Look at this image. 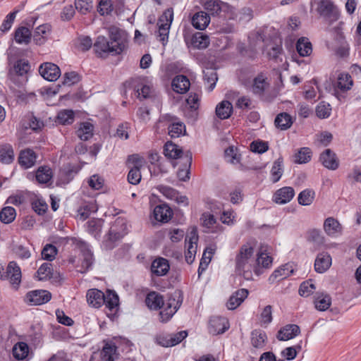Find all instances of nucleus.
Here are the masks:
<instances>
[{"label":"nucleus","mask_w":361,"mask_h":361,"mask_svg":"<svg viewBox=\"0 0 361 361\" xmlns=\"http://www.w3.org/2000/svg\"><path fill=\"white\" fill-rule=\"evenodd\" d=\"M107 32L109 39L99 35L93 44L96 54L101 58L119 55L126 47V36L123 30L116 26H110L107 28Z\"/></svg>","instance_id":"1"},{"label":"nucleus","mask_w":361,"mask_h":361,"mask_svg":"<svg viewBox=\"0 0 361 361\" xmlns=\"http://www.w3.org/2000/svg\"><path fill=\"white\" fill-rule=\"evenodd\" d=\"M249 45L252 51L263 48L269 58L276 59L282 51L281 39L276 32L268 26L251 32L248 35Z\"/></svg>","instance_id":"2"},{"label":"nucleus","mask_w":361,"mask_h":361,"mask_svg":"<svg viewBox=\"0 0 361 361\" xmlns=\"http://www.w3.org/2000/svg\"><path fill=\"white\" fill-rule=\"evenodd\" d=\"M254 248L250 244L243 245L235 257V273L246 281L252 280L253 273L257 276L262 274V268L255 266Z\"/></svg>","instance_id":"3"},{"label":"nucleus","mask_w":361,"mask_h":361,"mask_svg":"<svg viewBox=\"0 0 361 361\" xmlns=\"http://www.w3.org/2000/svg\"><path fill=\"white\" fill-rule=\"evenodd\" d=\"M87 302L92 307L99 308L105 305L110 311L116 310L119 305V298L115 291L107 290L104 294L102 290L92 288L86 294Z\"/></svg>","instance_id":"4"},{"label":"nucleus","mask_w":361,"mask_h":361,"mask_svg":"<svg viewBox=\"0 0 361 361\" xmlns=\"http://www.w3.org/2000/svg\"><path fill=\"white\" fill-rule=\"evenodd\" d=\"M30 68L31 66L27 60L18 59L14 63L13 68L9 71L8 78L16 86L23 87L28 80Z\"/></svg>","instance_id":"5"},{"label":"nucleus","mask_w":361,"mask_h":361,"mask_svg":"<svg viewBox=\"0 0 361 361\" xmlns=\"http://www.w3.org/2000/svg\"><path fill=\"white\" fill-rule=\"evenodd\" d=\"M72 244L78 249L81 253V265L78 270L82 274L87 273L92 269L94 262L93 252L90 244L85 240L78 238H72Z\"/></svg>","instance_id":"6"},{"label":"nucleus","mask_w":361,"mask_h":361,"mask_svg":"<svg viewBox=\"0 0 361 361\" xmlns=\"http://www.w3.org/2000/svg\"><path fill=\"white\" fill-rule=\"evenodd\" d=\"M183 295L181 290H176L170 295L167 302L163 306L164 308L159 312L161 322H167L178 311L183 303Z\"/></svg>","instance_id":"7"},{"label":"nucleus","mask_w":361,"mask_h":361,"mask_svg":"<svg viewBox=\"0 0 361 361\" xmlns=\"http://www.w3.org/2000/svg\"><path fill=\"white\" fill-rule=\"evenodd\" d=\"M21 269L16 262H10L6 269L0 263V279L8 280L15 290L18 289L21 282Z\"/></svg>","instance_id":"8"},{"label":"nucleus","mask_w":361,"mask_h":361,"mask_svg":"<svg viewBox=\"0 0 361 361\" xmlns=\"http://www.w3.org/2000/svg\"><path fill=\"white\" fill-rule=\"evenodd\" d=\"M173 19V10L172 8H169L164 11L158 20V37H159V40L164 46L166 45L168 42L169 30Z\"/></svg>","instance_id":"9"},{"label":"nucleus","mask_w":361,"mask_h":361,"mask_svg":"<svg viewBox=\"0 0 361 361\" xmlns=\"http://www.w3.org/2000/svg\"><path fill=\"white\" fill-rule=\"evenodd\" d=\"M317 11L320 16L330 23L338 19V9L331 0H321L318 3Z\"/></svg>","instance_id":"10"},{"label":"nucleus","mask_w":361,"mask_h":361,"mask_svg":"<svg viewBox=\"0 0 361 361\" xmlns=\"http://www.w3.org/2000/svg\"><path fill=\"white\" fill-rule=\"evenodd\" d=\"M128 233L126 220L124 218L118 217L111 226L109 231V239L111 241H116L121 239Z\"/></svg>","instance_id":"11"},{"label":"nucleus","mask_w":361,"mask_h":361,"mask_svg":"<svg viewBox=\"0 0 361 361\" xmlns=\"http://www.w3.org/2000/svg\"><path fill=\"white\" fill-rule=\"evenodd\" d=\"M25 298L30 305H40L48 302L51 298V294L46 290H35L27 293Z\"/></svg>","instance_id":"12"},{"label":"nucleus","mask_w":361,"mask_h":361,"mask_svg":"<svg viewBox=\"0 0 361 361\" xmlns=\"http://www.w3.org/2000/svg\"><path fill=\"white\" fill-rule=\"evenodd\" d=\"M41 76L48 81H56L61 75L59 67L53 63H44L39 68Z\"/></svg>","instance_id":"13"},{"label":"nucleus","mask_w":361,"mask_h":361,"mask_svg":"<svg viewBox=\"0 0 361 361\" xmlns=\"http://www.w3.org/2000/svg\"><path fill=\"white\" fill-rule=\"evenodd\" d=\"M319 161L329 170L335 171L339 167L337 155L330 149H326L320 154Z\"/></svg>","instance_id":"14"},{"label":"nucleus","mask_w":361,"mask_h":361,"mask_svg":"<svg viewBox=\"0 0 361 361\" xmlns=\"http://www.w3.org/2000/svg\"><path fill=\"white\" fill-rule=\"evenodd\" d=\"M197 240L198 237L195 233L192 234L188 239L185 238L186 250L185 252V258L188 264H192L195 259Z\"/></svg>","instance_id":"15"},{"label":"nucleus","mask_w":361,"mask_h":361,"mask_svg":"<svg viewBox=\"0 0 361 361\" xmlns=\"http://www.w3.org/2000/svg\"><path fill=\"white\" fill-rule=\"evenodd\" d=\"M203 227L207 229V232L218 233L221 231L222 226L217 223L214 216L209 212H204L200 217Z\"/></svg>","instance_id":"16"},{"label":"nucleus","mask_w":361,"mask_h":361,"mask_svg":"<svg viewBox=\"0 0 361 361\" xmlns=\"http://www.w3.org/2000/svg\"><path fill=\"white\" fill-rule=\"evenodd\" d=\"M295 195V190L292 187H283L274 193L273 201L276 204H284L289 202Z\"/></svg>","instance_id":"17"},{"label":"nucleus","mask_w":361,"mask_h":361,"mask_svg":"<svg viewBox=\"0 0 361 361\" xmlns=\"http://www.w3.org/2000/svg\"><path fill=\"white\" fill-rule=\"evenodd\" d=\"M153 215L157 221L166 223L171 219L173 211L166 204H161L154 207Z\"/></svg>","instance_id":"18"},{"label":"nucleus","mask_w":361,"mask_h":361,"mask_svg":"<svg viewBox=\"0 0 361 361\" xmlns=\"http://www.w3.org/2000/svg\"><path fill=\"white\" fill-rule=\"evenodd\" d=\"M331 255L326 252H322L317 255L314 261V269L317 273H324L331 265Z\"/></svg>","instance_id":"19"},{"label":"nucleus","mask_w":361,"mask_h":361,"mask_svg":"<svg viewBox=\"0 0 361 361\" xmlns=\"http://www.w3.org/2000/svg\"><path fill=\"white\" fill-rule=\"evenodd\" d=\"M249 292L245 288H240L234 292L229 298L226 307L228 310H233L239 307L247 297Z\"/></svg>","instance_id":"20"},{"label":"nucleus","mask_w":361,"mask_h":361,"mask_svg":"<svg viewBox=\"0 0 361 361\" xmlns=\"http://www.w3.org/2000/svg\"><path fill=\"white\" fill-rule=\"evenodd\" d=\"M119 354L117 352V346L113 341H104V345L101 352V357L104 361H115Z\"/></svg>","instance_id":"21"},{"label":"nucleus","mask_w":361,"mask_h":361,"mask_svg":"<svg viewBox=\"0 0 361 361\" xmlns=\"http://www.w3.org/2000/svg\"><path fill=\"white\" fill-rule=\"evenodd\" d=\"M324 230L330 237H336L341 234L342 226L334 217H328L324 222Z\"/></svg>","instance_id":"22"},{"label":"nucleus","mask_w":361,"mask_h":361,"mask_svg":"<svg viewBox=\"0 0 361 361\" xmlns=\"http://www.w3.org/2000/svg\"><path fill=\"white\" fill-rule=\"evenodd\" d=\"M169 261L163 257L155 259L151 266V271L157 276H165L169 271Z\"/></svg>","instance_id":"23"},{"label":"nucleus","mask_w":361,"mask_h":361,"mask_svg":"<svg viewBox=\"0 0 361 361\" xmlns=\"http://www.w3.org/2000/svg\"><path fill=\"white\" fill-rule=\"evenodd\" d=\"M300 333V327L296 324H287L281 328L277 335L279 341H288L297 336Z\"/></svg>","instance_id":"24"},{"label":"nucleus","mask_w":361,"mask_h":361,"mask_svg":"<svg viewBox=\"0 0 361 361\" xmlns=\"http://www.w3.org/2000/svg\"><path fill=\"white\" fill-rule=\"evenodd\" d=\"M209 326L214 334H221L229 329L227 319L222 317H214L209 320Z\"/></svg>","instance_id":"25"},{"label":"nucleus","mask_w":361,"mask_h":361,"mask_svg":"<svg viewBox=\"0 0 361 361\" xmlns=\"http://www.w3.org/2000/svg\"><path fill=\"white\" fill-rule=\"evenodd\" d=\"M171 85L173 91L179 94H184L190 89V82L185 75H178L173 79Z\"/></svg>","instance_id":"26"},{"label":"nucleus","mask_w":361,"mask_h":361,"mask_svg":"<svg viewBox=\"0 0 361 361\" xmlns=\"http://www.w3.org/2000/svg\"><path fill=\"white\" fill-rule=\"evenodd\" d=\"M30 176L35 178L37 183L40 184L47 183L51 180L53 176L52 170L49 166H39L35 171V174L30 173Z\"/></svg>","instance_id":"27"},{"label":"nucleus","mask_w":361,"mask_h":361,"mask_svg":"<svg viewBox=\"0 0 361 361\" xmlns=\"http://www.w3.org/2000/svg\"><path fill=\"white\" fill-rule=\"evenodd\" d=\"M145 304L152 310H157L164 305L162 295L155 291L149 292L145 298Z\"/></svg>","instance_id":"28"},{"label":"nucleus","mask_w":361,"mask_h":361,"mask_svg":"<svg viewBox=\"0 0 361 361\" xmlns=\"http://www.w3.org/2000/svg\"><path fill=\"white\" fill-rule=\"evenodd\" d=\"M36 155L32 149H27L20 152L18 162L25 169L32 167L36 161Z\"/></svg>","instance_id":"29"},{"label":"nucleus","mask_w":361,"mask_h":361,"mask_svg":"<svg viewBox=\"0 0 361 361\" xmlns=\"http://www.w3.org/2000/svg\"><path fill=\"white\" fill-rule=\"evenodd\" d=\"M15 154L13 146L8 143L0 144V162L4 164L13 163Z\"/></svg>","instance_id":"30"},{"label":"nucleus","mask_w":361,"mask_h":361,"mask_svg":"<svg viewBox=\"0 0 361 361\" xmlns=\"http://www.w3.org/2000/svg\"><path fill=\"white\" fill-rule=\"evenodd\" d=\"M293 273V268L290 264H285L276 269L269 276V280L274 281L275 280L281 281L286 279Z\"/></svg>","instance_id":"31"},{"label":"nucleus","mask_w":361,"mask_h":361,"mask_svg":"<svg viewBox=\"0 0 361 361\" xmlns=\"http://www.w3.org/2000/svg\"><path fill=\"white\" fill-rule=\"evenodd\" d=\"M191 22L195 28L202 30L209 25L210 18L206 12L199 11L194 14Z\"/></svg>","instance_id":"32"},{"label":"nucleus","mask_w":361,"mask_h":361,"mask_svg":"<svg viewBox=\"0 0 361 361\" xmlns=\"http://www.w3.org/2000/svg\"><path fill=\"white\" fill-rule=\"evenodd\" d=\"M50 31L51 26L49 24H42L37 27L32 35L35 43L38 45L44 44Z\"/></svg>","instance_id":"33"},{"label":"nucleus","mask_w":361,"mask_h":361,"mask_svg":"<svg viewBox=\"0 0 361 361\" xmlns=\"http://www.w3.org/2000/svg\"><path fill=\"white\" fill-rule=\"evenodd\" d=\"M31 38V31L26 27H19L14 32V39L18 44H28Z\"/></svg>","instance_id":"34"},{"label":"nucleus","mask_w":361,"mask_h":361,"mask_svg":"<svg viewBox=\"0 0 361 361\" xmlns=\"http://www.w3.org/2000/svg\"><path fill=\"white\" fill-rule=\"evenodd\" d=\"M353 85V80L350 74L341 73L338 75L336 88L342 92H346L350 90Z\"/></svg>","instance_id":"35"},{"label":"nucleus","mask_w":361,"mask_h":361,"mask_svg":"<svg viewBox=\"0 0 361 361\" xmlns=\"http://www.w3.org/2000/svg\"><path fill=\"white\" fill-rule=\"evenodd\" d=\"M124 86L126 88L127 87L132 86L140 99H146L149 96V86L147 85H144L141 82H137V80H133L132 82H126L124 83Z\"/></svg>","instance_id":"36"},{"label":"nucleus","mask_w":361,"mask_h":361,"mask_svg":"<svg viewBox=\"0 0 361 361\" xmlns=\"http://www.w3.org/2000/svg\"><path fill=\"white\" fill-rule=\"evenodd\" d=\"M215 111L216 116L221 120L227 119L233 111L232 104L227 100H224L216 106Z\"/></svg>","instance_id":"37"},{"label":"nucleus","mask_w":361,"mask_h":361,"mask_svg":"<svg viewBox=\"0 0 361 361\" xmlns=\"http://www.w3.org/2000/svg\"><path fill=\"white\" fill-rule=\"evenodd\" d=\"M293 123L292 117L286 112L279 114L274 120L275 126L281 130H286L290 128Z\"/></svg>","instance_id":"38"},{"label":"nucleus","mask_w":361,"mask_h":361,"mask_svg":"<svg viewBox=\"0 0 361 361\" xmlns=\"http://www.w3.org/2000/svg\"><path fill=\"white\" fill-rule=\"evenodd\" d=\"M203 80L208 92H212L216 87L218 80L216 72L212 68H207L203 71Z\"/></svg>","instance_id":"39"},{"label":"nucleus","mask_w":361,"mask_h":361,"mask_svg":"<svg viewBox=\"0 0 361 361\" xmlns=\"http://www.w3.org/2000/svg\"><path fill=\"white\" fill-rule=\"evenodd\" d=\"M97 210V206L94 202H85L77 210V215L78 218L82 220H86L92 213L96 212Z\"/></svg>","instance_id":"40"},{"label":"nucleus","mask_w":361,"mask_h":361,"mask_svg":"<svg viewBox=\"0 0 361 361\" xmlns=\"http://www.w3.org/2000/svg\"><path fill=\"white\" fill-rule=\"evenodd\" d=\"M268 86L267 78L263 74H259L253 80L252 91L255 94L262 95Z\"/></svg>","instance_id":"41"},{"label":"nucleus","mask_w":361,"mask_h":361,"mask_svg":"<svg viewBox=\"0 0 361 361\" xmlns=\"http://www.w3.org/2000/svg\"><path fill=\"white\" fill-rule=\"evenodd\" d=\"M74 120L75 113L72 109H63L58 112L56 122L61 125H70Z\"/></svg>","instance_id":"42"},{"label":"nucleus","mask_w":361,"mask_h":361,"mask_svg":"<svg viewBox=\"0 0 361 361\" xmlns=\"http://www.w3.org/2000/svg\"><path fill=\"white\" fill-rule=\"evenodd\" d=\"M296 49L300 56H307L312 52L311 42L306 37L300 38L296 44Z\"/></svg>","instance_id":"43"},{"label":"nucleus","mask_w":361,"mask_h":361,"mask_svg":"<svg viewBox=\"0 0 361 361\" xmlns=\"http://www.w3.org/2000/svg\"><path fill=\"white\" fill-rule=\"evenodd\" d=\"M93 130V125L86 121L81 123L79 128L76 131V134L80 140L86 141L92 137Z\"/></svg>","instance_id":"44"},{"label":"nucleus","mask_w":361,"mask_h":361,"mask_svg":"<svg viewBox=\"0 0 361 361\" xmlns=\"http://www.w3.org/2000/svg\"><path fill=\"white\" fill-rule=\"evenodd\" d=\"M186 164L184 169H178L177 176L181 181H187L190 179V166L192 164V153L190 151L185 153Z\"/></svg>","instance_id":"45"},{"label":"nucleus","mask_w":361,"mask_h":361,"mask_svg":"<svg viewBox=\"0 0 361 361\" xmlns=\"http://www.w3.org/2000/svg\"><path fill=\"white\" fill-rule=\"evenodd\" d=\"M29 353V347L25 342H18L14 345L12 354L15 359L22 360L27 357Z\"/></svg>","instance_id":"46"},{"label":"nucleus","mask_w":361,"mask_h":361,"mask_svg":"<svg viewBox=\"0 0 361 361\" xmlns=\"http://www.w3.org/2000/svg\"><path fill=\"white\" fill-rule=\"evenodd\" d=\"M168 130L170 137L176 138L185 133V126L183 122L174 121L169 126Z\"/></svg>","instance_id":"47"},{"label":"nucleus","mask_w":361,"mask_h":361,"mask_svg":"<svg viewBox=\"0 0 361 361\" xmlns=\"http://www.w3.org/2000/svg\"><path fill=\"white\" fill-rule=\"evenodd\" d=\"M283 161L281 158L277 159L271 169V179L273 183L278 182L283 173Z\"/></svg>","instance_id":"48"},{"label":"nucleus","mask_w":361,"mask_h":361,"mask_svg":"<svg viewBox=\"0 0 361 361\" xmlns=\"http://www.w3.org/2000/svg\"><path fill=\"white\" fill-rule=\"evenodd\" d=\"M331 304V298L328 294H319L314 300V305L317 310L319 311L326 310Z\"/></svg>","instance_id":"49"},{"label":"nucleus","mask_w":361,"mask_h":361,"mask_svg":"<svg viewBox=\"0 0 361 361\" xmlns=\"http://www.w3.org/2000/svg\"><path fill=\"white\" fill-rule=\"evenodd\" d=\"M16 216V209L12 207H4L0 212V220L5 224L13 222Z\"/></svg>","instance_id":"50"},{"label":"nucleus","mask_w":361,"mask_h":361,"mask_svg":"<svg viewBox=\"0 0 361 361\" xmlns=\"http://www.w3.org/2000/svg\"><path fill=\"white\" fill-rule=\"evenodd\" d=\"M272 262V257L264 252H259L255 258V266H259L262 268V274L264 269H269L271 267Z\"/></svg>","instance_id":"51"},{"label":"nucleus","mask_w":361,"mask_h":361,"mask_svg":"<svg viewBox=\"0 0 361 361\" xmlns=\"http://www.w3.org/2000/svg\"><path fill=\"white\" fill-rule=\"evenodd\" d=\"M267 335L264 331L261 330H254L252 332L251 342L253 347L262 348L265 343Z\"/></svg>","instance_id":"52"},{"label":"nucleus","mask_w":361,"mask_h":361,"mask_svg":"<svg viewBox=\"0 0 361 361\" xmlns=\"http://www.w3.org/2000/svg\"><path fill=\"white\" fill-rule=\"evenodd\" d=\"M192 44L197 49H205L209 44V39L207 35L197 32L192 38Z\"/></svg>","instance_id":"53"},{"label":"nucleus","mask_w":361,"mask_h":361,"mask_svg":"<svg viewBox=\"0 0 361 361\" xmlns=\"http://www.w3.org/2000/svg\"><path fill=\"white\" fill-rule=\"evenodd\" d=\"M312 151L309 147H302L295 154V162L299 164H306L311 160Z\"/></svg>","instance_id":"54"},{"label":"nucleus","mask_w":361,"mask_h":361,"mask_svg":"<svg viewBox=\"0 0 361 361\" xmlns=\"http://www.w3.org/2000/svg\"><path fill=\"white\" fill-rule=\"evenodd\" d=\"M164 153L166 157L176 159L180 157L182 151L178 145L168 142L164 145Z\"/></svg>","instance_id":"55"},{"label":"nucleus","mask_w":361,"mask_h":361,"mask_svg":"<svg viewBox=\"0 0 361 361\" xmlns=\"http://www.w3.org/2000/svg\"><path fill=\"white\" fill-rule=\"evenodd\" d=\"M314 197V192L311 189H305L298 195V203L303 206L310 205Z\"/></svg>","instance_id":"56"},{"label":"nucleus","mask_w":361,"mask_h":361,"mask_svg":"<svg viewBox=\"0 0 361 361\" xmlns=\"http://www.w3.org/2000/svg\"><path fill=\"white\" fill-rule=\"evenodd\" d=\"M75 9L81 14L85 15L93 8V0H75Z\"/></svg>","instance_id":"57"},{"label":"nucleus","mask_w":361,"mask_h":361,"mask_svg":"<svg viewBox=\"0 0 361 361\" xmlns=\"http://www.w3.org/2000/svg\"><path fill=\"white\" fill-rule=\"evenodd\" d=\"M52 267L49 262L43 263L37 271V277L39 281H45L49 279L52 274Z\"/></svg>","instance_id":"58"},{"label":"nucleus","mask_w":361,"mask_h":361,"mask_svg":"<svg viewBox=\"0 0 361 361\" xmlns=\"http://www.w3.org/2000/svg\"><path fill=\"white\" fill-rule=\"evenodd\" d=\"M20 11L19 9H15L9 13L4 18L2 24L0 26V30L3 32H8L12 27L16 15Z\"/></svg>","instance_id":"59"},{"label":"nucleus","mask_w":361,"mask_h":361,"mask_svg":"<svg viewBox=\"0 0 361 361\" xmlns=\"http://www.w3.org/2000/svg\"><path fill=\"white\" fill-rule=\"evenodd\" d=\"M316 287L312 280L303 281L299 288V294L302 297H307L312 294Z\"/></svg>","instance_id":"60"},{"label":"nucleus","mask_w":361,"mask_h":361,"mask_svg":"<svg viewBox=\"0 0 361 361\" xmlns=\"http://www.w3.org/2000/svg\"><path fill=\"white\" fill-rule=\"evenodd\" d=\"M316 115L319 118H326L331 115V108L329 104L320 102L316 107Z\"/></svg>","instance_id":"61"},{"label":"nucleus","mask_w":361,"mask_h":361,"mask_svg":"<svg viewBox=\"0 0 361 361\" xmlns=\"http://www.w3.org/2000/svg\"><path fill=\"white\" fill-rule=\"evenodd\" d=\"M57 254V248L51 244H47L42 250V257L44 260L52 261Z\"/></svg>","instance_id":"62"},{"label":"nucleus","mask_w":361,"mask_h":361,"mask_svg":"<svg viewBox=\"0 0 361 361\" xmlns=\"http://www.w3.org/2000/svg\"><path fill=\"white\" fill-rule=\"evenodd\" d=\"M128 180L130 184L137 185L141 180L140 168L139 166H132L128 174Z\"/></svg>","instance_id":"63"},{"label":"nucleus","mask_w":361,"mask_h":361,"mask_svg":"<svg viewBox=\"0 0 361 361\" xmlns=\"http://www.w3.org/2000/svg\"><path fill=\"white\" fill-rule=\"evenodd\" d=\"M80 75L75 72H67L63 75V84L68 86H71L78 83L80 80Z\"/></svg>","instance_id":"64"}]
</instances>
